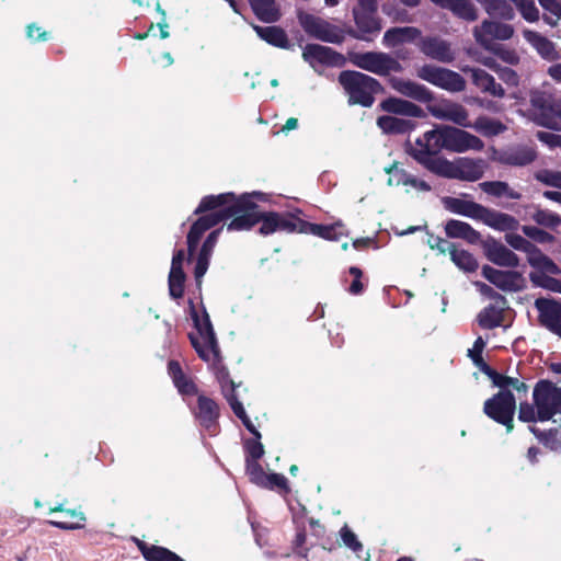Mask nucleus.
<instances>
[{
    "label": "nucleus",
    "mask_w": 561,
    "mask_h": 561,
    "mask_svg": "<svg viewBox=\"0 0 561 561\" xmlns=\"http://www.w3.org/2000/svg\"><path fill=\"white\" fill-rule=\"evenodd\" d=\"M533 219L536 224L548 228H553L561 224V218L558 215L545 209H537L533 215Z\"/></svg>",
    "instance_id": "de8ad7c7"
},
{
    "label": "nucleus",
    "mask_w": 561,
    "mask_h": 561,
    "mask_svg": "<svg viewBox=\"0 0 561 561\" xmlns=\"http://www.w3.org/2000/svg\"><path fill=\"white\" fill-rule=\"evenodd\" d=\"M419 48L428 58L444 64L453 62L456 57L450 43L436 36L421 38Z\"/></svg>",
    "instance_id": "6ab92c4d"
},
{
    "label": "nucleus",
    "mask_w": 561,
    "mask_h": 561,
    "mask_svg": "<svg viewBox=\"0 0 561 561\" xmlns=\"http://www.w3.org/2000/svg\"><path fill=\"white\" fill-rule=\"evenodd\" d=\"M504 320V308L494 305H489L483 308L478 317L477 321L482 329L491 330L502 324Z\"/></svg>",
    "instance_id": "c9c22d12"
},
{
    "label": "nucleus",
    "mask_w": 561,
    "mask_h": 561,
    "mask_svg": "<svg viewBox=\"0 0 561 561\" xmlns=\"http://www.w3.org/2000/svg\"><path fill=\"white\" fill-rule=\"evenodd\" d=\"M451 261L465 272H473L478 268V262L471 253L466 250H459L456 247L449 249Z\"/></svg>",
    "instance_id": "a18cd8bd"
},
{
    "label": "nucleus",
    "mask_w": 561,
    "mask_h": 561,
    "mask_svg": "<svg viewBox=\"0 0 561 561\" xmlns=\"http://www.w3.org/2000/svg\"><path fill=\"white\" fill-rule=\"evenodd\" d=\"M350 274L353 276V282L348 287V293L352 295H359L364 290V284L362 282L363 272L355 266L350 267Z\"/></svg>",
    "instance_id": "bf43d9fd"
},
{
    "label": "nucleus",
    "mask_w": 561,
    "mask_h": 561,
    "mask_svg": "<svg viewBox=\"0 0 561 561\" xmlns=\"http://www.w3.org/2000/svg\"><path fill=\"white\" fill-rule=\"evenodd\" d=\"M168 370L180 393L194 394L196 392L195 385L185 377L178 362L171 360L168 365Z\"/></svg>",
    "instance_id": "4c0bfd02"
},
{
    "label": "nucleus",
    "mask_w": 561,
    "mask_h": 561,
    "mask_svg": "<svg viewBox=\"0 0 561 561\" xmlns=\"http://www.w3.org/2000/svg\"><path fill=\"white\" fill-rule=\"evenodd\" d=\"M496 18L484 19L479 25L472 30L476 42L483 48L492 49L494 41H508L514 36V26Z\"/></svg>",
    "instance_id": "9b49d317"
},
{
    "label": "nucleus",
    "mask_w": 561,
    "mask_h": 561,
    "mask_svg": "<svg viewBox=\"0 0 561 561\" xmlns=\"http://www.w3.org/2000/svg\"><path fill=\"white\" fill-rule=\"evenodd\" d=\"M470 127L486 137L496 136L506 129L500 121L486 116L478 117Z\"/></svg>",
    "instance_id": "a19ab883"
},
{
    "label": "nucleus",
    "mask_w": 561,
    "mask_h": 561,
    "mask_svg": "<svg viewBox=\"0 0 561 561\" xmlns=\"http://www.w3.org/2000/svg\"><path fill=\"white\" fill-rule=\"evenodd\" d=\"M465 72L470 73L472 83L483 93H489L492 96L503 98L505 91L501 84L495 82V79L485 70L480 68H465Z\"/></svg>",
    "instance_id": "b1692460"
},
{
    "label": "nucleus",
    "mask_w": 561,
    "mask_h": 561,
    "mask_svg": "<svg viewBox=\"0 0 561 561\" xmlns=\"http://www.w3.org/2000/svg\"><path fill=\"white\" fill-rule=\"evenodd\" d=\"M527 262L537 270L535 273L558 275L561 273L558 265L536 245L527 253Z\"/></svg>",
    "instance_id": "72a5a7b5"
},
{
    "label": "nucleus",
    "mask_w": 561,
    "mask_h": 561,
    "mask_svg": "<svg viewBox=\"0 0 561 561\" xmlns=\"http://www.w3.org/2000/svg\"><path fill=\"white\" fill-rule=\"evenodd\" d=\"M245 449L248 454L247 459L250 460H259L264 455V447L256 437H254V439L247 440Z\"/></svg>",
    "instance_id": "13d9d810"
},
{
    "label": "nucleus",
    "mask_w": 561,
    "mask_h": 561,
    "mask_svg": "<svg viewBox=\"0 0 561 561\" xmlns=\"http://www.w3.org/2000/svg\"><path fill=\"white\" fill-rule=\"evenodd\" d=\"M522 231L526 237L539 243H550L554 240L552 234L535 226H523Z\"/></svg>",
    "instance_id": "3c124183"
},
{
    "label": "nucleus",
    "mask_w": 561,
    "mask_h": 561,
    "mask_svg": "<svg viewBox=\"0 0 561 561\" xmlns=\"http://www.w3.org/2000/svg\"><path fill=\"white\" fill-rule=\"evenodd\" d=\"M417 77L439 89L451 93L466 89V80L456 71L433 65H424L417 69Z\"/></svg>",
    "instance_id": "9d476101"
},
{
    "label": "nucleus",
    "mask_w": 561,
    "mask_h": 561,
    "mask_svg": "<svg viewBox=\"0 0 561 561\" xmlns=\"http://www.w3.org/2000/svg\"><path fill=\"white\" fill-rule=\"evenodd\" d=\"M499 78L508 85L516 87L519 82L518 75L508 67H502L497 69Z\"/></svg>",
    "instance_id": "680f3d73"
},
{
    "label": "nucleus",
    "mask_w": 561,
    "mask_h": 561,
    "mask_svg": "<svg viewBox=\"0 0 561 561\" xmlns=\"http://www.w3.org/2000/svg\"><path fill=\"white\" fill-rule=\"evenodd\" d=\"M428 244L432 249H437L440 253L449 252V249H453V247H455L454 244L438 237H431V239L428 240Z\"/></svg>",
    "instance_id": "338daca9"
},
{
    "label": "nucleus",
    "mask_w": 561,
    "mask_h": 561,
    "mask_svg": "<svg viewBox=\"0 0 561 561\" xmlns=\"http://www.w3.org/2000/svg\"><path fill=\"white\" fill-rule=\"evenodd\" d=\"M533 404H519L518 419L527 423L550 421L561 414V387L546 379L539 380L533 390Z\"/></svg>",
    "instance_id": "20e7f679"
},
{
    "label": "nucleus",
    "mask_w": 561,
    "mask_h": 561,
    "mask_svg": "<svg viewBox=\"0 0 561 561\" xmlns=\"http://www.w3.org/2000/svg\"><path fill=\"white\" fill-rule=\"evenodd\" d=\"M377 2H371V8L358 4L353 9L356 31H350V35L360 41H371L381 31V21L376 14Z\"/></svg>",
    "instance_id": "f8f14e48"
},
{
    "label": "nucleus",
    "mask_w": 561,
    "mask_h": 561,
    "mask_svg": "<svg viewBox=\"0 0 561 561\" xmlns=\"http://www.w3.org/2000/svg\"><path fill=\"white\" fill-rule=\"evenodd\" d=\"M480 188L495 197H507L511 199H519L522 194L513 190L506 182L502 181H486L479 184Z\"/></svg>",
    "instance_id": "58836bf2"
},
{
    "label": "nucleus",
    "mask_w": 561,
    "mask_h": 561,
    "mask_svg": "<svg viewBox=\"0 0 561 561\" xmlns=\"http://www.w3.org/2000/svg\"><path fill=\"white\" fill-rule=\"evenodd\" d=\"M353 64L378 76H387L390 72H399L402 69L400 62L386 53L368 51L357 54L353 57Z\"/></svg>",
    "instance_id": "4468645a"
},
{
    "label": "nucleus",
    "mask_w": 561,
    "mask_h": 561,
    "mask_svg": "<svg viewBox=\"0 0 561 561\" xmlns=\"http://www.w3.org/2000/svg\"><path fill=\"white\" fill-rule=\"evenodd\" d=\"M257 36L268 44L279 47H288V38L286 33L277 26H254Z\"/></svg>",
    "instance_id": "e433bc0d"
},
{
    "label": "nucleus",
    "mask_w": 561,
    "mask_h": 561,
    "mask_svg": "<svg viewBox=\"0 0 561 561\" xmlns=\"http://www.w3.org/2000/svg\"><path fill=\"white\" fill-rule=\"evenodd\" d=\"M447 237L453 239H462L470 244H477L481 241V233L473 229L468 222L450 219L445 225Z\"/></svg>",
    "instance_id": "cd10ccee"
},
{
    "label": "nucleus",
    "mask_w": 561,
    "mask_h": 561,
    "mask_svg": "<svg viewBox=\"0 0 561 561\" xmlns=\"http://www.w3.org/2000/svg\"><path fill=\"white\" fill-rule=\"evenodd\" d=\"M220 230L221 229L214 230L208 234V237L206 238V240L204 241V243L202 245L199 254L206 255V256H211V253L217 243Z\"/></svg>",
    "instance_id": "e2e57ef3"
},
{
    "label": "nucleus",
    "mask_w": 561,
    "mask_h": 561,
    "mask_svg": "<svg viewBox=\"0 0 561 561\" xmlns=\"http://www.w3.org/2000/svg\"><path fill=\"white\" fill-rule=\"evenodd\" d=\"M339 82L348 95L350 104H359L365 107L373 105L374 95L380 90L376 79L358 71H342Z\"/></svg>",
    "instance_id": "6e6552de"
},
{
    "label": "nucleus",
    "mask_w": 561,
    "mask_h": 561,
    "mask_svg": "<svg viewBox=\"0 0 561 561\" xmlns=\"http://www.w3.org/2000/svg\"><path fill=\"white\" fill-rule=\"evenodd\" d=\"M535 178L545 185L561 188L560 171L541 170L536 173Z\"/></svg>",
    "instance_id": "864d4df0"
},
{
    "label": "nucleus",
    "mask_w": 561,
    "mask_h": 561,
    "mask_svg": "<svg viewBox=\"0 0 561 561\" xmlns=\"http://www.w3.org/2000/svg\"><path fill=\"white\" fill-rule=\"evenodd\" d=\"M300 233H310L327 240H339L341 236L345 234V230L341 222L334 225H319L302 220Z\"/></svg>",
    "instance_id": "2f4dec72"
},
{
    "label": "nucleus",
    "mask_w": 561,
    "mask_h": 561,
    "mask_svg": "<svg viewBox=\"0 0 561 561\" xmlns=\"http://www.w3.org/2000/svg\"><path fill=\"white\" fill-rule=\"evenodd\" d=\"M250 4L261 21L275 22L278 20L274 0H250Z\"/></svg>",
    "instance_id": "79ce46f5"
},
{
    "label": "nucleus",
    "mask_w": 561,
    "mask_h": 561,
    "mask_svg": "<svg viewBox=\"0 0 561 561\" xmlns=\"http://www.w3.org/2000/svg\"><path fill=\"white\" fill-rule=\"evenodd\" d=\"M537 138L550 148L561 147V135L550 131H538Z\"/></svg>",
    "instance_id": "69168bd1"
},
{
    "label": "nucleus",
    "mask_w": 561,
    "mask_h": 561,
    "mask_svg": "<svg viewBox=\"0 0 561 561\" xmlns=\"http://www.w3.org/2000/svg\"><path fill=\"white\" fill-rule=\"evenodd\" d=\"M27 37L33 41H46L48 38L47 33L35 24L27 26Z\"/></svg>",
    "instance_id": "774afa93"
},
{
    "label": "nucleus",
    "mask_w": 561,
    "mask_h": 561,
    "mask_svg": "<svg viewBox=\"0 0 561 561\" xmlns=\"http://www.w3.org/2000/svg\"><path fill=\"white\" fill-rule=\"evenodd\" d=\"M67 515H69L70 517H76L78 518L81 523H68V522H62V520H49V524L54 527H57L59 529H64V530H75V529H80L83 527V522L85 520V517L83 515L82 512H78L76 510H67L65 512Z\"/></svg>",
    "instance_id": "09e8293b"
},
{
    "label": "nucleus",
    "mask_w": 561,
    "mask_h": 561,
    "mask_svg": "<svg viewBox=\"0 0 561 561\" xmlns=\"http://www.w3.org/2000/svg\"><path fill=\"white\" fill-rule=\"evenodd\" d=\"M380 107L388 113L405 115L410 117H424V111L416 104L398 99V98H388L383 100L380 104Z\"/></svg>",
    "instance_id": "c85d7f7f"
},
{
    "label": "nucleus",
    "mask_w": 561,
    "mask_h": 561,
    "mask_svg": "<svg viewBox=\"0 0 561 561\" xmlns=\"http://www.w3.org/2000/svg\"><path fill=\"white\" fill-rule=\"evenodd\" d=\"M218 379L221 385L222 393L229 402L233 413L242 421L243 425L251 434L254 435V437L261 439V433L256 430L250 417L247 415L242 403L237 399L234 394V382L228 378V373L225 369L219 370Z\"/></svg>",
    "instance_id": "dca6fc26"
},
{
    "label": "nucleus",
    "mask_w": 561,
    "mask_h": 561,
    "mask_svg": "<svg viewBox=\"0 0 561 561\" xmlns=\"http://www.w3.org/2000/svg\"><path fill=\"white\" fill-rule=\"evenodd\" d=\"M520 16L528 23H537L540 20V11L535 0H510Z\"/></svg>",
    "instance_id": "c03bdc74"
},
{
    "label": "nucleus",
    "mask_w": 561,
    "mask_h": 561,
    "mask_svg": "<svg viewBox=\"0 0 561 561\" xmlns=\"http://www.w3.org/2000/svg\"><path fill=\"white\" fill-rule=\"evenodd\" d=\"M524 39L540 55L543 59L556 60L559 54L556 49V45L548 37L539 32L524 28L522 31Z\"/></svg>",
    "instance_id": "5701e85b"
},
{
    "label": "nucleus",
    "mask_w": 561,
    "mask_h": 561,
    "mask_svg": "<svg viewBox=\"0 0 561 561\" xmlns=\"http://www.w3.org/2000/svg\"><path fill=\"white\" fill-rule=\"evenodd\" d=\"M485 255L493 264L504 267H516L519 264L518 256L500 242L492 241L485 247Z\"/></svg>",
    "instance_id": "bb28decb"
},
{
    "label": "nucleus",
    "mask_w": 561,
    "mask_h": 561,
    "mask_svg": "<svg viewBox=\"0 0 561 561\" xmlns=\"http://www.w3.org/2000/svg\"><path fill=\"white\" fill-rule=\"evenodd\" d=\"M219 415L218 407L209 398L201 396L198 398V412L197 419L199 420L202 426L207 428L210 434L215 433L216 420Z\"/></svg>",
    "instance_id": "473e14b6"
},
{
    "label": "nucleus",
    "mask_w": 561,
    "mask_h": 561,
    "mask_svg": "<svg viewBox=\"0 0 561 561\" xmlns=\"http://www.w3.org/2000/svg\"><path fill=\"white\" fill-rule=\"evenodd\" d=\"M482 275L494 286L504 291H518L523 288L524 277L515 271H501L489 265L482 267Z\"/></svg>",
    "instance_id": "f3484780"
},
{
    "label": "nucleus",
    "mask_w": 561,
    "mask_h": 561,
    "mask_svg": "<svg viewBox=\"0 0 561 561\" xmlns=\"http://www.w3.org/2000/svg\"><path fill=\"white\" fill-rule=\"evenodd\" d=\"M137 547L147 561H184L176 553L164 547L147 545L140 540H137Z\"/></svg>",
    "instance_id": "f704fd0d"
},
{
    "label": "nucleus",
    "mask_w": 561,
    "mask_h": 561,
    "mask_svg": "<svg viewBox=\"0 0 561 561\" xmlns=\"http://www.w3.org/2000/svg\"><path fill=\"white\" fill-rule=\"evenodd\" d=\"M426 157H423V165L428 171L447 179L474 182L480 180L488 169V162L481 158L461 157L449 161Z\"/></svg>",
    "instance_id": "423d86ee"
},
{
    "label": "nucleus",
    "mask_w": 561,
    "mask_h": 561,
    "mask_svg": "<svg viewBox=\"0 0 561 561\" xmlns=\"http://www.w3.org/2000/svg\"><path fill=\"white\" fill-rule=\"evenodd\" d=\"M489 18H496L503 21H512L515 18V10L510 0H476Z\"/></svg>",
    "instance_id": "7c9ffc66"
},
{
    "label": "nucleus",
    "mask_w": 561,
    "mask_h": 561,
    "mask_svg": "<svg viewBox=\"0 0 561 561\" xmlns=\"http://www.w3.org/2000/svg\"><path fill=\"white\" fill-rule=\"evenodd\" d=\"M483 373L492 380L500 391L488 399L483 405V412L493 421L504 425L507 432L513 430V420L516 411V399L511 389L526 394L528 386L518 378L504 376L491 367L485 366Z\"/></svg>",
    "instance_id": "7ed1b4c3"
},
{
    "label": "nucleus",
    "mask_w": 561,
    "mask_h": 561,
    "mask_svg": "<svg viewBox=\"0 0 561 561\" xmlns=\"http://www.w3.org/2000/svg\"><path fill=\"white\" fill-rule=\"evenodd\" d=\"M190 312L196 330L190 333V341L203 360L216 366L220 362V351L210 318L205 309L199 314L192 300H190Z\"/></svg>",
    "instance_id": "0eeeda50"
},
{
    "label": "nucleus",
    "mask_w": 561,
    "mask_h": 561,
    "mask_svg": "<svg viewBox=\"0 0 561 561\" xmlns=\"http://www.w3.org/2000/svg\"><path fill=\"white\" fill-rule=\"evenodd\" d=\"M548 84H543L546 88ZM530 104L536 110V123L540 126L559 130L561 129V101L556 99L545 89H538L530 93Z\"/></svg>",
    "instance_id": "1a4fd4ad"
},
{
    "label": "nucleus",
    "mask_w": 561,
    "mask_h": 561,
    "mask_svg": "<svg viewBox=\"0 0 561 561\" xmlns=\"http://www.w3.org/2000/svg\"><path fill=\"white\" fill-rule=\"evenodd\" d=\"M535 307L539 312L540 323L561 337V302L538 298L535 301Z\"/></svg>",
    "instance_id": "a211bd4d"
},
{
    "label": "nucleus",
    "mask_w": 561,
    "mask_h": 561,
    "mask_svg": "<svg viewBox=\"0 0 561 561\" xmlns=\"http://www.w3.org/2000/svg\"><path fill=\"white\" fill-rule=\"evenodd\" d=\"M483 148L484 144L479 137L457 127L438 125L419 137L409 152L423 165L425 156L430 159H443L437 157L443 149L461 153L469 150L481 151Z\"/></svg>",
    "instance_id": "f03ea898"
},
{
    "label": "nucleus",
    "mask_w": 561,
    "mask_h": 561,
    "mask_svg": "<svg viewBox=\"0 0 561 561\" xmlns=\"http://www.w3.org/2000/svg\"><path fill=\"white\" fill-rule=\"evenodd\" d=\"M340 537L345 547L351 549L354 552H359L363 549L362 542L358 540L355 533L347 526L344 525L340 529Z\"/></svg>",
    "instance_id": "8fccbe9b"
},
{
    "label": "nucleus",
    "mask_w": 561,
    "mask_h": 561,
    "mask_svg": "<svg viewBox=\"0 0 561 561\" xmlns=\"http://www.w3.org/2000/svg\"><path fill=\"white\" fill-rule=\"evenodd\" d=\"M247 473L249 474L250 481L259 486L266 480V473L257 460L247 459Z\"/></svg>",
    "instance_id": "603ef678"
},
{
    "label": "nucleus",
    "mask_w": 561,
    "mask_h": 561,
    "mask_svg": "<svg viewBox=\"0 0 561 561\" xmlns=\"http://www.w3.org/2000/svg\"><path fill=\"white\" fill-rule=\"evenodd\" d=\"M536 157L537 153L534 147L517 145L502 150L499 154V161L504 164L524 167L530 164Z\"/></svg>",
    "instance_id": "412c9836"
},
{
    "label": "nucleus",
    "mask_w": 561,
    "mask_h": 561,
    "mask_svg": "<svg viewBox=\"0 0 561 561\" xmlns=\"http://www.w3.org/2000/svg\"><path fill=\"white\" fill-rule=\"evenodd\" d=\"M265 199V194L261 192L241 195L222 193L205 196L194 211L195 215L202 216L192 225L187 234L188 254H193L202 236L207 230L230 218L232 220L227 225L229 231L249 230L261 222L259 232L263 236L275 232L300 233L302 220L294 214L259 211L256 202Z\"/></svg>",
    "instance_id": "f257e3e1"
},
{
    "label": "nucleus",
    "mask_w": 561,
    "mask_h": 561,
    "mask_svg": "<svg viewBox=\"0 0 561 561\" xmlns=\"http://www.w3.org/2000/svg\"><path fill=\"white\" fill-rule=\"evenodd\" d=\"M377 125L386 134H403L411 128L410 121L390 115L380 116Z\"/></svg>",
    "instance_id": "ea45409f"
},
{
    "label": "nucleus",
    "mask_w": 561,
    "mask_h": 561,
    "mask_svg": "<svg viewBox=\"0 0 561 561\" xmlns=\"http://www.w3.org/2000/svg\"><path fill=\"white\" fill-rule=\"evenodd\" d=\"M445 205L451 213L480 220L499 231H513L519 227L518 220L513 216L490 209L472 201L448 197Z\"/></svg>",
    "instance_id": "39448f33"
},
{
    "label": "nucleus",
    "mask_w": 561,
    "mask_h": 561,
    "mask_svg": "<svg viewBox=\"0 0 561 561\" xmlns=\"http://www.w3.org/2000/svg\"><path fill=\"white\" fill-rule=\"evenodd\" d=\"M184 261V251L178 250L172 257L171 270L169 274V291L172 298H181L184 293L185 274L182 265Z\"/></svg>",
    "instance_id": "393cba45"
},
{
    "label": "nucleus",
    "mask_w": 561,
    "mask_h": 561,
    "mask_svg": "<svg viewBox=\"0 0 561 561\" xmlns=\"http://www.w3.org/2000/svg\"><path fill=\"white\" fill-rule=\"evenodd\" d=\"M299 21L304 31L311 37L332 44H341L344 41L343 30L320 16L304 14Z\"/></svg>",
    "instance_id": "ddd939ff"
},
{
    "label": "nucleus",
    "mask_w": 561,
    "mask_h": 561,
    "mask_svg": "<svg viewBox=\"0 0 561 561\" xmlns=\"http://www.w3.org/2000/svg\"><path fill=\"white\" fill-rule=\"evenodd\" d=\"M547 273H530L529 278L535 286L542 287L556 293H561V280L556 279Z\"/></svg>",
    "instance_id": "49530a36"
},
{
    "label": "nucleus",
    "mask_w": 561,
    "mask_h": 561,
    "mask_svg": "<svg viewBox=\"0 0 561 561\" xmlns=\"http://www.w3.org/2000/svg\"><path fill=\"white\" fill-rule=\"evenodd\" d=\"M304 59L309 64L319 62L329 66H337L343 61V56L332 48L318 45L308 44L302 53Z\"/></svg>",
    "instance_id": "4be33fe9"
},
{
    "label": "nucleus",
    "mask_w": 561,
    "mask_h": 561,
    "mask_svg": "<svg viewBox=\"0 0 561 561\" xmlns=\"http://www.w3.org/2000/svg\"><path fill=\"white\" fill-rule=\"evenodd\" d=\"M267 489H286L287 479L280 473H266V480L261 485Z\"/></svg>",
    "instance_id": "052dcab7"
},
{
    "label": "nucleus",
    "mask_w": 561,
    "mask_h": 561,
    "mask_svg": "<svg viewBox=\"0 0 561 561\" xmlns=\"http://www.w3.org/2000/svg\"><path fill=\"white\" fill-rule=\"evenodd\" d=\"M426 108L436 119L448 121L460 127L471 126L467 108L449 99L443 98L435 102L432 101Z\"/></svg>",
    "instance_id": "2eb2a0df"
},
{
    "label": "nucleus",
    "mask_w": 561,
    "mask_h": 561,
    "mask_svg": "<svg viewBox=\"0 0 561 561\" xmlns=\"http://www.w3.org/2000/svg\"><path fill=\"white\" fill-rule=\"evenodd\" d=\"M421 36V31L414 26H398L387 30L382 37V45L394 48L403 44L413 43Z\"/></svg>",
    "instance_id": "a878e982"
},
{
    "label": "nucleus",
    "mask_w": 561,
    "mask_h": 561,
    "mask_svg": "<svg viewBox=\"0 0 561 561\" xmlns=\"http://www.w3.org/2000/svg\"><path fill=\"white\" fill-rule=\"evenodd\" d=\"M386 171L389 174V179H388L389 185L407 186L409 173H407L404 170L399 169L397 165H392L389 169H387Z\"/></svg>",
    "instance_id": "4d7b16f0"
},
{
    "label": "nucleus",
    "mask_w": 561,
    "mask_h": 561,
    "mask_svg": "<svg viewBox=\"0 0 561 561\" xmlns=\"http://www.w3.org/2000/svg\"><path fill=\"white\" fill-rule=\"evenodd\" d=\"M506 242L515 250L523 251L526 254L533 249L535 244L517 233H506Z\"/></svg>",
    "instance_id": "5fc2aeb1"
},
{
    "label": "nucleus",
    "mask_w": 561,
    "mask_h": 561,
    "mask_svg": "<svg viewBox=\"0 0 561 561\" xmlns=\"http://www.w3.org/2000/svg\"><path fill=\"white\" fill-rule=\"evenodd\" d=\"M209 260H210V256L198 254L195 271H194L195 279L198 285L202 283V278L208 270Z\"/></svg>",
    "instance_id": "0e129e2a"
},
{
    "label": "nucleus",
    "mask_w": 561,
    "mask_h": 561,
    "mask_svg": "<svg viewBox=\"0 0 561 561\" xmlns=\"http://www.w3.org/2000/svg\"><path fill=\"white\" fill-rule=\"evenodd\" d=\"M390 84L398 93L417 102L430 103L434 100L433 92L425 85L415 81L402 78H392L390 80Z\"/></svg>",
    "instance_id": "aec40b11"
},
{
    "label": "nucleus",
    "mask_w": 561,
    "mask_h": 561,
    "mask_svg": "<svg viewBox=\"0 0 561 561\" xmlns=\"http://www.w3.org/2000/svg\"><path fill=\"white\" fill-rule=\"evenodd\" d=\"M437 5L450 10L458 18L473 22L478 20V10L470 0H432Z\"/></svg>",
    "instance_id": "c756f323"
},
{
    "label": "nucleus",
    "mask_w": 561,
    "mask_h": 561,
    "mask_svg": "<svg viewBox=\"0 0 561 561\" xmlns=\"http://www.w3.org/2000/svg\"><path fill=\"white\" fill-rule=\"evenodd\" d=\"M543 10L542 21L550 27H556L561 21V0H538Z\"/></svg>",
    "instance_id": "37998d69"
},
{
    "label": "nucleus",
    "mask_w": 561,
    "mask_h": 561,
    "mask_svg": "<svg viewBox=\"0 0 561 561\" xmlns=\"http://www.w3.org/2000/svg\"><path fill=\"white\" fill-rule=\"evenodd\" d=\"M484 347H485V341L481 336H479L474 341L472 348H470L468 351V355L471 357V359L473 360V363L477 366L481 367L482 371H483V368L486 366L482 359V352H483Z\"/></svg>",
    "instance_id": "6e6d98bb"
}]
</instances>
